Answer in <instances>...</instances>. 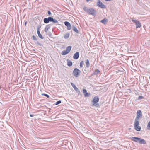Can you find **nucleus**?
<instances>
[{
  "label": "nucleus",
  "instance_id": "27",
  "mask_svg": "<svg viewBox=\"0 0 150 150\" xmlns=\"http://www.w3.org/2000/svg\"><path fill=\"white\" fill-rule=\"evenodd\" d=\"M42 95V96H44L46 97H47V98H49V96L48 95V94H45V93H42L41 94Z\"/></svg>",
  "mask_w": 150,
  "mask_h": 150
},
{
  "label": "nucleus",
  "instance_id": "8",
  "mask_svg": "<svg viewBox=\"0 0 150 150\" xmlns=\"http://www.w3.org/2000/svg\"><path fill=\"white\" fill-rule=\"evenodd\" d=\"M64 24L67 26V29L68 30H70L71 28V26L70 23L68 21H65L64 22Z\"/></svg>",
  "mask_w": 150,
  "mask_h": 150
},
{
  "label": "nucleus",
  "instance_id": "35",
  "mask_svg": "<svg viewBox=\"0 0 150 150\" xmlns=\"http://www.w3.org/2000/svg\"><path fill=\"white\" fill-rule=\"evenodd\" d=\"M41 27L40 26H38V28H37V31H40L39 30L40 28Z\"/></svg>",
  "mask_w": 150,
  "mask_h": 150
},
{
  "label": "nucleus",
  "instance_id": "24",
  "mask_svg": "<svg viewBox=\"0 0 150 150\" xmlns=\"http://www.w3.org/2000/svg\"><path fill=\"white\" fill-rule=\"evenodd\" d=\"M93 106H96L97 107H99V105L98 103H93Z\"/></svg>",
  "mask_w": 150,
  "mask_h": 150
},
{
  "label": "nucleus",
  "instance_id": "19",
  "mask_svg": "<svg viewBox=\"0 0 150 150\" xmlns=\"http://www.w3.org/2000/svg\"><path fill=\"white\" fill-rule=\"evenodd\" d=\"M72 29L74 31H75L76 33H78L79 31L77 28L74 26L72 27Z\"/></svg>",
  "mask_w": 150,
  "mask_h": 150
},
{
  "label": "nucleus",
  "instance_id": "25",
  "mask_svg": "<svg viewBox=\"0 0 150 150\" xmlns=\"http://www.w3.org/2000/svg\"><path fill=\"white\" fill-rule=\"evenodd\" d=\"M84 64V62L83 61H81L80 63V67L81 68L83 67V65Z\"/></svg>",
  "mask_w": 150,
  "mask_h": 150
},
{
  "label": "nucleus",
  "instance_id": "29",
  "mask_svg": "<svg viewBox=\"0 0 150 150\" xmlns=\"http://www.w3.org/2000/svg\"><path fill=\"white\" fill-rule=\"evenodd\" d=\"M32 38H33V40H37V38H36V37L34 36V35H33L32 36Z\"/></svg>",
  "mask_w": 150,
  "mask_h": 150
},
{
  "label": "nucleus",
  "instance_id": "33",
  "mask_svg": "<svg viewBox=\"0 0 150 150\" xmlns=\"http://www.w3.org/2000/svg\"><path fill=\"white\" fill-rule=\"evenodd\" d=\"M83 93L84 94L86 93L87 92V91L86 89H84L83 90Z\"/></svg>",
  "mask_w": 150,
  "mask_h": 150
},
{
  "label": "nucleus",
  "instance_id": "22",
  "mask_svg": "<svg viewBox=\"0 0 150 150\" xmlns=\"http://www.w3.org/2000/svg\"><path fill=\"white\" fill-rule=\"evenodd\" d=\"M86 67L87 68H88L89 67V66H90V63H89V60L88 59L86 60Z\"/></svg>",
  "mask_w": 150,
  "mask_h": 150
},
{
  "label": "nucleus",
  "instance_id": "3",
  "mask_svg": "<svg viewBox=\"0 0 150 150\" xmlns=\"http://www.w3.org/2000/svg\"><path fill=\"white\" fill-rule=\"evenodd\" d=\"M45 23L47 24L49 22H52L54 23H57L58 21L56 19H54L52 17H49L48 18H45L43 19Z\"/></svg>",
  "mask_w": 150,
  "mask_h": 150
},
{
  "label": "nucleus",
  "instance_id": "34",
  "mask_svg": "<svg viewBox=\"0 0 150 150\" xmlns=\"http://www.w3.org/2000/svg\"><path fill=\"white\" fill-rule=\"evenodd\" d=\"M47 13L48 14L50 15L51 14V12L50 11H48Z\"/></svg>",
  "mask_w": 150,
  "mask_h": 150
},
{
  "label": "nucleus",
  "instance_id": "21",
  "mask_svg": "<svg viewBox=\"0 0 150 150\" xmlns=\"http://www.w3.org/2000/svg\"><path fill=\"white\" fill-rule=\"evenodd\" d=\"M69 35L70 34L69 33H66L64 35V38L65 39H68L69 37Z\"/></svg>",
  "mask_w": 150,
  "mask_h": 150
},
{
  "label": "nucleus",
  "instance_id": "16",
  "mask_svg": "<svg viewBox=\"0 0 150 150\" xmlns=\"http://www.w3.org/2000/svg\"><path fill=\"white\" fill-rule=\"evenodd\" d=\"M71 48L72 46H68L66 47V51H67L69 53L70 51Z\"/></svg>",
  "mask_w": 150,
  "mask_h": 150
},
{
  "label": "nucleus",
  "instance_id": "11",
  "mask_svg": "<svg viewBox=\"0 0 150 150\" xmlns=\"http://www.w3.org/2000/svg\"><path fill=\"white\" fill-rule=\"evenodd\" d=\"M99 100V98L97 97H94L93 99L92 100V102L93 103H96L98 102Z\"/></svg>",
  "mask_w": 150,
  "mask_h": 150
},
{
  "label": "nucleus",
  "instance_id": "4",
  "mask_svg": "<svg viewBox=\"0 0 150 150\" xmlns=\"http://www.w3.org/2000/svg\"><path fill=\"white\" fill-rule=\"evenodd\" d=\"M81 72L77 68H75L73 72V75L76 77H78L80 74Z\"/></svg>",
  "mask_w": 150,
  "mask_h": 150
},
{
  "label": "nucleus",
  "instance_id": "36",
  "mask_svg": "<svg viewBox=\"0 0 150 150\" xmlns=\"http://www.w3.org/2000/svg\"><path fill=\"white\" fill-rule=\"evenodd\" d=\"M34 116V115L33 114H30V116L31 117H33Z\"/></svg>",
  "mask_w": 150,
  "mask_h": 150
},
{
  "label": "nucleus",
  "instance_id": "17",
  "mask_svg": "<svg viewBox=\"0 0 150 150\" xmlns=\"http://www.w3.org/2000/svg\"><path fill=\"white\" fill-rule=\"evenodd\" d=\"M139 119L135 118L134 122V126H137L139 125Z\"/></svg>",
  "mask_w": 150,
  "mask_h": 150
},
{
  "label": "nucleus",
  "instance_id": "2",
  "mask_svg": "<svg viewBox=\"0 0 150 150\" xmlns=\"http://www.w3.org/2000/svg\"><path fill=\"white\" fill-rule=\"evenodd\" d=\"M83 9L87 13H89L93 16H95L96 15L95 13L96 11L93 8H88L86 7H84L83 8Z\"/></svg>",
  "mask_w": 150,
  "mask_h": 150
},
{
  "label": "nucleus",
  "instance_id": "12",
  "mask_svg": "<svg viewBox=\"0 0 150 150\" xmlns=\"http://www.w3.org/2000/svg\"><path fill=\"white\" fill-rule=\"evenodd\" d=\"M134 129L137 131H139L141 130V127L139 125L137 126H134Z\"/></svg>",
  "mask_w": 150,
  "mask_h": 150
},
{
  "label": "nucleus",
  "instance_id": "40",
  "mask_svg": "<svg viewBox=\"0 0 150 150\" xmlns=\"http://www.w3.org/2000/svg\"><path fill=\"white\" fill-rule=\"evenodd\" d=\"M106 1V0H105Z\"/></svg>",
  "mask_w": 150,
  "mask_h": 150
},
{
  "label": "nucleus",
  "instance_id": "13",
  "mask_svg": "<svg viewBox=\"0 0 150 150\" xmlns=\"http://www.w3.org/2000/svg\"><path fill=\"white\" fill-rule=\"evenodd\" d=\"M108 22V20L107 19L105 18L100 21V22L104 24H106Z\"/></svg>",
  "mask_w": 150,
  "mask_h": 150
},
{
  "label": "nucleus",
  "instance_id": "1",
  "mask_svg": "<svg viewBox=\"0 0 150 150\" xmlns=\"http://www.w3.org/2000/svg\"><path fill=\"white\" fill-rule=\"evenodd\" d=\"M130 139L133 141L139 143L141 144H146V142L145 140L140 138L132 137Z\"/></svg>",
  "mask_w": 150,
  "mask_h": 150
},
{
  "label": "nucleus",
  "instance_id": "14",
  "mask_svg": "<svg viewBox=\"0 0 150 150\" xmlns=\"http://www.w3.org/2000/svg\"><path fill=\"white\" fill-rule=\"evenodd\" d=\"M50 25H47L44 29V31H45L46 33H47L48 30L50 28Z\"/></svg>",
  "mask_w": 150,
  "mask_h": 150
},
{
  "label": "nucleus",
  "instance_id": "26",
  "mask_svg": "<svg viewBox=\"0 0 150 150\" xmlns=\"http://www.w3.org/2000/svg\"><path fill=\"white\" fill-rule=\"evenodd\" d=\"M90 93L86 92L84 94V96L85 97H88L90 96Z\"/></svg>",
  "mask_w": 150,
  "mask_h": 150
},
{
  "label": "nucleus",
  "instance_id": "15",
  "mask_svg": "<svg viewBox=\"0 0 150 150\" xmlns=\"http://www.w3.org/2000/svg\"><path fill=\"white\" fill-rule=\"evenodd\" d=\"M67 65L69 67L71 66L72 65V63L71 61L69 60L68 59H67Z\"/></svg>",
  "mask_w": 150,
  "mask_h": 150
},
{
  "label": "nucleus",
  "instance_id": "20",
  "mask_svg": "<svg viewBox=\"0 0 150 150\" xmlns=\"http://www.w3.org/2000/svg\"><path fill=\"white\" fill-rule=\"evenodd\" d=\"M68 53V52L66 50H64L61 53V54L63 55H65Z\"/></svg>",
  "mask_w": 150,
  "mask_h": 150
},
{
  "label": "nucleus",
  "instance_id": "28",
  "mask_svg": "<svg viewBox=\"0 0 150 150\" xmlns=\"http://www.w3.org/2000/svg\"><path fill=\"white\" fill-rule=\"evenodd\" d=\"M147 129L148 130H150V121L148 124L147 125Z\"/></svg>",
  "mask_w": 150,
  "mask_h": 150
},
{
  "label": "nucleus",
  "instance_id": "6",
  "mask_svg": "<svg viewBox=\"0 0 150 150\" xmlns=\"http://www.w3.org/2000/svg\"><path fill=\"white\" fill-rule=\"evenodd\" d=\"M97 5L98 7L103 8H105L106 7L105 5L100 0H98V1L97 3Z\"/></svg>",
  "mask_w": 150,
  "mask_h": 150
},
{
  "label": "nucleus",
  "instance_id": "10",
  "mask_svg": "<svg viewBox=\"0 0 150 150\" xmlns=\"http://www.w3.org/2000/svg\"><path fill=\"white\" fill-rule=\"evenodd\" d=\"M79 56V52H77L75 53L73 56V58L75 59H78Z\"/></svg>",
  "mask_w": 150,
  "mask_h": 150
},
{
  "label": "nucleus",
  "instance_id": "39",
  "mask_svg": "<svg viewBox=\"0 0 150 150\" xmlns=\"http://www.w3.org/2000/svg\"><path fill=\"white\" fill-rule=\"evenodd\" d=\"M33 50L34 51H35V50H34H34Z\"/></svg>",
  "mask_w": 150,
  "mask_h": 150
},
{
  "label": "nucleus",
  "instance_id": "38",
  "mask_svg": "<svg viewBox=\"0 0 150 150\" xmlns=\"http://www.w3.org/2000/svg\"><path fill=\"white\" fill-rule=\"evenodd\" d=\"M86 0V1H87V2H88V1H89L90 0Z\"/></svg>",
  "mask_w": 150,
  "mask_h": 150
},
{
  "label": "nucleus",
  "instance_id": "9",
  "mask_svg": "<svg viewBox=\"0 0 150 150\" xmlns=\"http://www.w3.org/2000/svg\"><path fill=\"white\" fill-rule=\"evenodd\" d=\"M71 85L72 87L76 91V92L78 93H80V92L79 90L78 89V88L73 83H71Z\"/></svg>",
  "mask_w": 150,
  "mask_h": 150
},
{
  "label": "nucleus",
  "instance_id": "32",
  "mask_svg": "<svg viewBox=\"0 0 150 150\" xmlns=\"http://www.w3.org/2000/svg\"><path fill=\"white\" fill-rule=\"evenodd\" d=\"M143 98H144V97L143 96H139L138 98V99H139V100L142 99Z\"/></svg>",
  "mask_w": 150,
  "mask_h": 150
},
{
  "label": "nucleus",
  "instance_id": "18",
  "mask_svg": "<svg viewBox=\"0 0 150 150\" xmlns=\"http://www.w3.org/2000/svg\"><path fill=\"white\" fill-rule=\"evenodd\" d=\"M37 33L38 34V35L39 38L41 39H43L44 38V37L42 36V35L40 34V31H37Z\"/></svg>",
  "mask_w": 150,
  "mask_h": 150
},
{
  "label": "nucleus",
  "instance_id": "31",
  "mask_svg": "<svg viewBox=\"0 0 150 150\" xmlns=\"http://www.w3.org/2000/svg\"><path fill=\"white\" fill-rule=\"evenodd\" d=\"M35 43L36 44H38V45H39V46H42V44H41V43H40V42H38V41L36 42H35Z\"/></svg>",
  "mask_w": 150,
  "mask_h": 150
},
{
  "label": "nucleus",
  "instance_id": "7",
  "mask_svg": "<svg viewBox=\"0 0 150 150\" xmlns=\"http://www.w3.org/2000/svg\"><path fill=\"white\" fill-rule=\"evenodd\" d=\"M142 113L140 110H138L137 113V116L136 117V119H138L141 118L142 117Z\"/></svg>",
  "mask_w": 150,
  "mask_h": 150
},
{
  "label": "nucleus",
  "instance_id": "23",
  "mask_svg": "<svg viewBox=\"0 0 150 150\" xmlns=\"http://www.w3.org/2000/svg\"><path fill=\"white\" fill-rule=\"evenodd\" d=\"M99 72H100L99 70L98 69H97L95 71L93 74L94 75H97L98 74Z\"/></svg>",
  "mask_w": 150,
  "mask_h": 150
},
{
  "label": "nucleus",
  "instance_id": "37",
  "mask_svg": "<svg viewBox=\"0 0 150 150\" xmlns=\"http://www.w3.org/2000/svg\"><path fill=\"white\" fill-rule=\"evenodd\" d=\"M26 23H27V22H26L25 23V25H26Z\"/></svg>",
  "mask_w": 150,
  "mask_h": 150
},
{
  "label": "nucleus",
  "instance_id": "30",
  "mask_svg": "<svg viewBox=\"0 0 150 150\" xmlns=\"http://www.w3.org/2000/svg\"><path fill=\"white\" fill-rule=\"evenodd\" d=\"M61 100H58L56 103L55 104V105H58L60 104L61 103Z\"/></svg>",
  "mask_w": 150,
  "mask_h": 150
},
{
  "label": "nucleus",
  "instance_id": "5",
  "mask_svg": "<svg viewBox=\"0 0 150 150\" xmlns=\"http://www.w3.org/2000/svg\"><path fill=\"white\" fill-rule=\"evenodd\" d=\"M132 21L135 23L136 28H140L141 26V25L139 21L137 20H132Z\"/></svg>",
  "mask_w": 150,
  "mask_h": 150
}]
</instances>
